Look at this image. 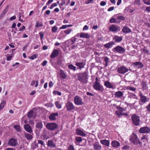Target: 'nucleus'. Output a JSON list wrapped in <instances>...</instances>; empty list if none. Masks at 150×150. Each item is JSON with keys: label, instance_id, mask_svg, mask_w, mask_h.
Here are the masks:
<instances>
[{"label": "nucleus", "instance_id": "20", "mask_svg": "<svg viewBox=\"0 0 150 150\" xmlns=\"http://www.w3.org/2000/svg\"><path fill=\"white\" fill-rule=\"evenodd\" d=\"M67 111H70L74 108L73 104L71 102H68L66 104Z\"/></svg>", "mask_w": 150, "mask_h": 150}, {"label": "nucleus", "instance_id": "51", "mask_svg": "<svg viewBox=\"0 0 150 150\" xmlns=\"http://www.w3.org/2000/svg\"><path fill=\"white\" fill-rule=\"evenodd\" d=\"M134 4L136 5H139L140 4V0H135L134 1Z\"/></svg>", "mask_w": 150, "mask_h": 150}, {"label": "nucleus", "instance_id": "37", "mask_svg": "<svg viewBox=\"0 0 150 150\" xmlns=\"http://www.w3.org/2000/svg\"><path fill=\"white\" fill-rule=\"evenodd\" d=\"M72 26V25L71 24L64 25H63L61 27L59 28V29H65L67 28L71 27Z\"/></svg>", "mask_w": 150, "mask_h": 150}, {"label": "nucleus", "instance_id": "52", "mask_svg": "<svg viewBox=\"0 0 150 150\" xmlns=\"http://www.w3.org/2000/svg\"><path fill=\"white\" fill-rule=\"evenodd\" d=\"M109 21L110 23H116V19L114 18H112Z\"/></svg>", "mask_w": 150, "mask_h": 150}, {"label": "nucleus", "instance_id": "42", "mask_svg": "<svg viewBox=\"0 0 150 150\" xmlns=\"http://www.w3.org/2000/svg\"><path fill=\"white\" fill-rule=\"evenodd\" d=\"M58 30V28L56 26H54L52 28L51 30L53 33L56 32Z\"/></svg>", "mask_w": 150, "mask_h": 150}, {"label": "nucleus", "instance_id": "44", "mask_svg": "<svg viewBox=\"0 0 150 150\" xmlns=\"http://www.w3.org/2000/svg\"><path fill=\"white\" fill-rule=\"evenodd\" d=\"M55 104L56 107L58 109H60L61 108L62 106L59 103V102L56 101L55 102Z\"/></svg>", "mask_w": 150, "mask_h": 150}, {"label": "nucleus", "instance_id": "58", "mask_svg": "<svg viewBox=\"0 0 150 150\" xmlns=\"http://www.w3.org/2000/svg\"><path fill=\"white\" fill-rule=\"evenodd\" d=\"M143 51V52L145 53L148 54L149 52V51L146 48H144L142 49Z\"/></svg>", "mask_w": 150, "mask_h": 150}, {"label": "nucleus", "instance_id": "49", "mask_svg": "<svg viewBox=\"0 0 150 150\" xmlns=\"http://www.w3.org/2000/svg\"><path fill=\"white\" fill-rule=\"evenodd\" d=\"M144 3L147 5H150V0H143Z\"/></svg>", "mask_w": 150, "mask_h": 150}, {"label": "nucleus", "instance_id": "55", "mask_svg": "<svg viewBox=\"0 0 150 150\" xmlns=\"http://www.w3.org/2000/svg\"><path fill=\"white\" fill-rule=\"evenodd\" d=\"M41 129H39L38 130L37 129H36L35 130V133L36 135L39 136L40 134V132Z\"/></svg>", "mask_w": 150, "mask_h": 150}, {"label": "nucleus", "instance_id": "39", "mask_svg": "<svg viewBox=\"0 0 150 150\" xmlns=\"http://www.w3.org/2000/svg\"><path fill=\"white\" fill-rule=\"evenodd\" d=\"M14 128L18 132L21 131V128L20 126L16 125L14 126Z\"/></svg>", "mask_w": 150, "mask_h": 150}, {"label": "nucleus", "instance_id": "4", "mask_svg": "<svg viewBox=\"0 0 150 150\" xmlns=\"http://www.w3.org/2000/svg\"><path fill=\"white\" fill-rule=\"evenodd\" d=\"M113 106L116 107V109L118 110L115 111V113L118 117H120V116L122 115L123 112L124 110V109L119 106L117 105L116 104H114Z\"/></svg>", "mask_w": 150, "mask_h": 150}, {"label": "nucleus", "instance_id": "57", "mask_svg": "<svg viewBox=\"0 0 150 150\" xmlns=\"http://www.w3.org/2000/svg\"><path fill=\"white\" fill-rule=\"evenodd\" d=\"M129 148V146L127 145H125L122 148V149H127Z\"/></svg>", "mask_w": 150, "mask_h": 150}, {"label": "nucleus", "instance_id": "7", "mask_svg": "<svg viewBox=\"0 0 150 150\" xmlns=\"http://www.w3.org/2000/svg\"><path fill=\"white\" fill-rule=\"evenodd\" d=\"M128 69L126 67L121 66L118 68L117 70L118 73L121 74H124L128 71Z\"/></svg>", "mask_w": 150, "mask_h": 150}, {"label": "nucleus", "instance_id": "48", "mask_svg": "<svg viewBox=\"0 0 150 150\" xmlns=\"http://www.w3.org/2000/svg\"><path fill=\"white\" fill-rule=\"evenodd\" d=\"M70 44L71 45H73L74 44L75 42V38L74 37L71 39L70 41Z\"/></svg>", "mask_w": 150, "mask_h": 150}, {"label": "nucleus", "instance_id": "59", "mask_svg": "<svg viewBox=\"0 0 150 150\" xmlns=\"http://www.w3.org/2000/svg\"><path fill=\"white\" fill-rule=\"evenodd\" d=\"M47 63V62L46 60H45L43 61L41 63V65L42 66H45L46 65Z\"/></svg>", "mask_w": 150, "mask_h": 150}, {"label": "nucleus", "instance_id": "12", "mask_svg": "<svg viewBox=\"0 0 150 150\" xmlns=\"http://www.w3.org/2000/svg\"><path fill=\"white\" fill-rule=\"evenodd\" d=\"M139 95L140 97L139 102L142 103V104L140 103V105H143L148 101L149 99L147 98L146 96L143 95L142 94H139Z\"/></svg>", "mask_w": 150, "mask_h": 150}, {"label": "nucleus", "instance_id": "64", "mask_svg": "<svg viewBox=\"0 0 150 150\" xmlns=\"http://www.w3.org/2000/svg\"><path fill=\"white\" fill-rule=\"evenodd\" d=\"M148 112H150V103L146 107Z\"/></svg>", "mask_w": 150, "mask_h": 150}, {"label": "nucleus", "instance_id": "27", "mask_svg": "<svg viewBox=\"0 0 150 150\" xmlns=\"http://www.w3.org/2000/svg\"><path fill=\"white\" fill-rule=\"evenodd\" d=\"M59 75L63 79H65L67 77V75L64 71L62 69H60Z\"/></svg>", "mask_w": 150, "mask_h": 150}, {"label": "nucleus", "instance_id": "14", "mask_svg": "<svg viewBox=\"0 0 150 150\" xmlns=\"http://www.w3.org/2000/svg\"><path fill=\"white\" fill-rule=\"evenodd\" d=\"M118 28L114 24L112 25L109 28V30L113 32L117 31L118 30Z\"/></svg>", "mask_w": 150, "mask_h": 150}, {"label": "nucleus", "instance_id": "9", "mask_svg": "<svg viewBox=\"0 0 150 150\" xmlns=\"http://www.w3.org/2000/svg\"><path fill=\"white\" fill-rule=\"evenodd\" d=\"M94 88L96 90L100 91H102L103 90V88L102 86L99 83H95L93 86Z\"/></svg>", "mask_w": 150, "mask_h": 150}, {"label": "nucleus", "instance_id": "43", "mask_svg": "<svg viewBox=\"0 0 150 150\" xmlns=\"http://www.w3.org/2000/svg\"><path fill=\"white\" fill-rule=\"evenodd\" d=\"M42 24L41 22H40L39 21H37L36 23V24L35 26L36 27H42Z\"/></svg>", "mask_w": 150, "mask_h": 150}, {"label": "nucleus", "instance_id": "24", "mask_svg": "<svg viewBox=\"0 0 150 150\" xmlns=\"http://www.w3.org/2000/svg\"><path fill=\"white\" fill-rule=\"evenodd\" d=\"M80 36L81 38H88L91 37V35L88 34V33L82 32L80 34Z\"/></svg>", "mask_w": 150, "mask_h": 150}, {"label": "nucleus", "instance_id": "34", "mask_svg": "<svg viewBox=\"0 0 150 150\" xmlns=\"http://www.w3.org/2000/svg\"><path fill=\"white\" fill-rule=\"evenodd\" d=\"M135 10V9H132L130 6H128L126 7L125 10V11H127V12H129L131 13H133Z\"/></svg>", "mask_w": 150, "mask_h": 150}, {"label": "nucleus", "instance_id": "1", "mask_svg": "<svg viewBox=\"0 0 150 150\" xmlns=\"http://www.w3.org/2000/svg\"><path fill=\"white\" fill-rule=\"evenodd\" d=\"M77 79L83 84H86L88 82V76L86 72L83 73H77Z\"/></svg>", "mask_w": 150, "mask_h": 150}, {"label": "nucleus", "instance_id": "10", "mask_svg": "<svg viewBox=\"0 0 150 150\" xmlns=\"http://www.w3.org/2000/svg\"><path fill=\"white\" fill-rule=\"evenodd\" d=\"M8 144L9 145L15 146L18 145L17 140L16 139L11 138L9 140Z\"/></svg>", "mask_w": 150, "mask_h": 150}, {"label": "nucleus", "instance_id": "31", "mask_svg": "<svg viewBox=\"0 0 150 150\" xmlns=\"http://www.w3.org/2000/svg\"><path fill=\"white\" fill-rule=\"evenodd\" d=\"M122 32L124 33H129L131 32V30L127 26H125L122 29Z\"/></svg>", "mask_w": 150, "mask_h": 150}, {"label": "nucleus", "instance_id": "8", "mask_svg": "<svg viewBox=\"0 0 150 150\" xmlns=\"http://www.w3.org/2000/svg\"><path fill=\"white\" fill-rule=\"evenodd\" d=\"M41 139L42 140H47L50 137L48 135V132L46 129H44L40 136Z\"/></svg>", "mask_w": 150, "mask_h": 150}, {"label": "nucleus", "instance_id": "61", "mask_svg": "<svg viewBox=\"0 0 150 150\" xmlns=\"http://www.w3.org/2000/svg\"><path fill=\"white\" fill-rule=\"evenodd\" d=\"M106 4V3L104 1H101L100 3V5L102 6H105Z\"/></svg>", "mask_w": 150, "mask_h": 150}, {"label": "nucleus", "instance_id": "18", "mask_svg": "<svg viewBox=\"0 0 150 150\" xmlns=\"http://www.w3.org/2000/svg\"><path fill=\"white\" fill-rule=\"evenodd\" d=\"M76 133L77 135L83 137H85L86 136V134L83 131L79 129H77L76 130Z\"/></svg>", "mask_w": 150, "mask_h": 150}, {"label": "nucleus", "instance_id": "62", "mask_svg": "<svg viewBox=\"0 0 150 150\" xmlns=\"http://www.w3.org/2000/svg\"><path fill=\"white\" fill-rule=\"evenodd\" d=\"M54 84L52 81H50L49 83V86L50 88L53 86Z\"/></svg>", "mask_w": 150, "mask_h": 150}, {"label": "nucleus", "instance_id": "45", "mask_svg": "<svg viewBox=\"0 0 150 150\" xmlns=\"http://www.w3.org/2000/svg\"><path fill=\"white\" fill-rule=\"evenodd\" d=\"M38 57V54H34L32 55L29 58L32 60L34 59L37 58Z\"/></svg>", "mask_w": 150, "mask_h": 150}, {"label": "nucleus", "instance_id": "36", "mask_svg": "<svg viewBox=\"0 0 150 150\" xmlns=\"http://www.w3.org/2000/svg\"><path fill=\"white\" fill-rule=\"evenodd\" d=\"M33 111L32 110H30L28 112V117L30 119L33 117Z\"/></svg>", "mask_w": 150, "mask_h": 150}, {"label": "nucleus", "instance_id": "47", "mask_svg": "<svg viewBox=\"0 0 150 150\" xmlns=\"http://www.w3.org/2000/svg\"><path fill=\"white\" fill-rule=\"evenodd\" d=\"M117 19L119 20L124 21L125 19V18L124 16H118L117 17Z\"/></svg>", "mask_w": 150, "mask_h": 150}, {"label": "nucleus", "instance_id": "54", "mask_svg": "<svg viewBox=\"0 0 150 150\" xmlns=\"http://www.w3.org/2000/svg\"><path fill=\"white\" fill-rule=\"evenodd\" d=\"M11 56H8L6 58V60L8 61H10L12 57L13 56V54H11Z\"/></svg>", "mask_w": 150, "mask_h": 150}, {"label": "nucleus", "instance_id": "63", "mask_svg": "<svg viewBox=\"0 0 150 150\" xmlns=\"http://www.w3.org/2000/svg\"><path fill=\"white\" fill-rule=\"evenodd\" d=\"M68 150H74L73 146L70 145L68 147Z\"/></svg>", "mask_w": 150, "mask_h": 150}, {"label": "nucleus", "instance_id": "26", "mask_svg": "<svg viewBox=\"0 0 150 150\" xmlns=\"http://www.w3.org/2000/svg\"><path fill=\"white\" fill-rule=\"evenodd\" d=\"M115 45V43L113 41H110L108 43L105 44L104 47L107 49H109L112 46V45Z\"/></svg>", "mask_w": 150, "mask_h": 150}, {"label": "nucleus", "instance_id": "22", "mask_svg": "<svg viewBox=\"0 0 150 150\" xmlns=\"http://www.w3.org/2000/svg\"><path fill=\"white\" fill-rule=\"evenodd\" d=\"M47 145L51 148H54L56 147V144L54 143L52 140H48Z\"/></svg>", "mask_w": 150, "mask_h": 150}, {"label": "nucleus", "instance_id": "33", "mask_svg": "<svg viewBox=\"0 0 150 150\" xmlns=\"http://www.w3.org/2000/svg\"><path fill=\"white\" fill-rule=\"evenodd\" d=\"M134 66H139V68H141L143 67V65L141 62H136L133 63Z\"/></svg>", "mask_w": 150, "mask_h": 150}, {"label": "nucleus", "instance_id": "35", "mask_svg": "<svg viewBox=\"0 0 150 150\" xmlns=\"http://www.w3.org/2000/svg\"><path fill=\"white\" fill-rule=\"evenodd\" d=\"M147 82L145 81H143L142 82V86L143 90H146L147 88Z\"/></svg>", "mask_w": 150, "mask_h": 150}, {"label": "nucleus", "instance_id": "11", "mask_svg": "<svg viewBox=\"0 0 150 150\" xmlns=\"http://www.w3.org/2000/svg\"><path fill=\"white\" fill-rule=\"evenodd\" d=\"M139 132L141 133H148L150 132V129L147 127H142L139 129Z\"/></svg>", "mask_w": 150, "mask_h": 150}, {"label": "nucleus", "instance_id": "25", "mask_svg": "<svg viewBox=\"0 0 150 150\" xmlns=\"http://www.w3.org/2000/svg\"><path fill=\"white\" fill-rule=\"evenodd\" d=\"M115 42H119L121 41L122 40V38L121 37H119L116 35H115L113 38Z\"/></svg>", "mask_w": 150, "mask_h": 150}, {"label": "nucleus", "instance_id": "13", "mask_svg": "<svg viewBox=\"0 0 150 150\" xmlns=\"http://www.w3.org/2000/svg\"><path fill=\"white\" fill-rule=\"evenodd\" d=\"M58 115V112L52 113L49 115V118L50 120L52 121L55 120L56 119V117Z\"/></svg>", "mask_w": 150, "mask_h": 150}, {"label": "nucleus", "instance_id": "19", "mask_svg": "<svg viewBox=\"0 0 150 150\" xmlns=\"http://www.w3.org/2000/svg\"><path fill=\"white\" fill-rule=\"evenodd\" d=\"M93 145V149L95 150H100L101 149L102 147L98 142L94 143Z\"/></svg>", "mask_w": 150, "mask_h": 150}, {"label": "nucleus", "instance_id": "29", "mask_svg": "<svg viewBox=\"0 0 150 150\" xmlns=\"http://www.w3.org/2000/svg\"><path fill=\"white\" fill-rule=\"evenodd\" d=\"M85 65V64L83 62H77L76 64V65L78 67V69H81L83 68Z\"/></svg>", "mask_w": 150, "mask_h": 150}, {"label": "nucleus", "instance_id": "56", "mask_svg": "<svg viewBox=\"0 0 150 150\" xmlns=\"http://www.w3.org/2000/svg\"><path fill=\"white\" fill-rule=\"evenodd\" d=\"M69 68L70 69H72L74 70H75V67L72 64H70L68 66Z\"/></svg>", "mask_w": 150, "mask_h": 150}, {"label": "nucleus", "instance_id": "28", "mask_svg": "<svg viewBox=\"0 0 150 150\" xmlns=\"http://www.w3.org/2000/svg\"><path fill=\"white\" fill-rule=\"evenodd\" d=\"M100 143L103 145H105L107 146H109L110 145L109 141L106 139L100 140Z\"/></svg>", "mask_w": 150, "mask_h": 150}, {"label": "nucleus", "instance_id": "40", "mask_svg": "<svg viewBox=\"0 0 150 150\" xmlns=\"http://www.w3.org/2000/svg\"><path fill=\"white\" fill-rule=\"evenodd\" d=\"M109 59L107 57H105L104 58V61L105 62V67H107L108 65V63L109 62Z\"/></svg>", "mask_w": 150, "mask_h": 150}, {"label": "nucleus", "instance_id": "16", "mask_svg": "<svg viewBox=\"0 0 150 150\" xmlns=\"http://www.w3.org/2000/svg\"><path fill=\"white\" fill-rule=\"evenodd\" d=\"M83 104L82 99L77 96H76V105H81Z\"/></svg>", "mask_w": 150, "mask_h": 150}, {"label": "nucleus", "instance_id": "17", "mask_svg": "<svg viewBox=\"0 0 150 150\" xmlns=\"http://www.w3.org/2000/svg\"><path fill=\"white\" fill-rule=\"evenodd\" d=\"M59 51L56 49L54 50L50 56L51 58H54L57 57L59 54Z\"/></svg>", "mask_w": 150, "mask_h": 150}, {"label": "nucleus", "instance_id": "32", "mask_svg": "<svg viewBox=\"0 0 150 150\" xmlns=\"http://www.w3.org/2000/svg\"><path fill=\"white\" fill-rule=\"evenodd\" d=\"M24 136L27 139V140H31L33 137L31 134L26 132H25L24 133Z\"/></svg>", "mask_w": 150, "mask_h": 150}, {"label": "nucleus", "instance_id": "30", "mask_svg": "<svg viewBox=\"0 0 150 150\" xmlns=\"http://www.w3.org/2000/svg\"><path fill=\"white\" fill-rule=\"evenodd\" d=\"M43 124L41 121L38 122L35 125V127L39 129H41L43 127Z\"/></svg>", "mask_w": 150, "mask_h": 150}, {"label": "nucleus", "instance_id": "53", "mask_svg": "<svg viewBox=\"0 0 150 150\" xmlns=\"http://www.w3.org/2000/svg\"><path fill=\"white\" fill-rule=\"evenodd\" d=\"M71 31V29L70 28L68 29L67 30L64 31V33L67 34H69Z\"/></svg>", "mask_w": 150, "mask_h": 150}, {"label": "nucleus", "instance_id": "60", "mask_svg": "<svg viewBox=\"0 0 150 150\" xmlns=\"http://www.w3.org/2000/svg\"><path fill=\"white\" fill-rule=\"evenodd\" d=\"M38 143L39 144H40L41 145H45V144H44V142L42 140H38Z\"/></svg>", "mask_w": 150, "mask_h": 150}, {"label": "nucleus", "instance_id": "23", "mask_svg": "<svg viewBox=\"0 0 150 150\" xmlns=\"http://www.w3.org/2000/svg\"><path fill=\"white\" fill-rule=\"evenodd\" d=\"M105 86L108 88H114L115 86L108 81H105L104 83Z\"/></svg>", "mask_w": 150, "mask_h": 150}, {"label": "nucleus", "instance_id": "46", "mask_svg": "<svg viewBox=\"0 0 150 150\" xmlns=\"http://www.w3.org/2000/svg\"><path fill=\"white\" fill-rule=\"evenodd\" d=\"M39 34L40 36V40L42 41L43 40V39L44 36V34L43 32H41L39 33Z\"/></svg>", "mask_w": 150, "mask_h": 150}, {"label": "nucleus", "instance_id": "3", "mask_svg": "<svg viewBox=\"0 0 150 150\" xmlns=\"http://www.w3.org/2000/svg\"><path fill=\"white\" fill-rule=\"evenodd\" d=\"M131 119L133 123L135 125L138 126L139 125L140 120L139 116L134 114L132 116Z\"/></svg>", "mask_w": 150, "mask_h": 150}, {"label": "nucleus", "instance_id": "5", "mask_svg": "<svg viewBox=\"0 0 150 150\" xmlns=\"http://www.w3.org/2000/svg\"><path fill=\"white\" fill-rule=\"evenodd\" d=\"M46 128L50 130H54L57 127V124L54 123H47L46 126Z\"/></svg>", "mask_w": 150, "mask_h": 150}, {"label": "nucleus", "instance_id": "6", "mask_svg": "<svg viewBox=\"0 0 150 150\" xmlns=\"http://www.w3.org/2000/svg\"><path fill=\"white\" fill-rule=\"evenodd\" d=\"M114 49L115 52L121 54H123L125 51V50L124 48L119 45L114 47Z\"/></svg>", "mask_w": 150, "mask_h": 150}, {"label": "nucleus", "instance_id": "41", "mask_svg": "<svg viewBox=\"0 0 150 150\" xmlns=\"http://www.w3.org/2000/svg\"><path fill=\"white\" fill-rule=\"evenodd\" d=\"M82 138L79 137H76V141L77 142L80 143L82 141Z\"/></svg>", "mask_w": 150, "mask_h": 150}, {"label": "nucleus", "instance_id": "21", "mask_svg": "<svg viewBox=\"0 0 150 150\" xmlns=\"http://www.w3.org/2000/svg\"><path fill=\"white\" fill-rule=\"evenodd\" d=\"M24 128L27 132L29 133H31L33 132L31 127L29 124L24 125Z\"/></svg>", "mask_w": 150, "mask_h": 150}, {"label": "nucleus", "instance_id": "50", "mask_svg": "<svg viewBox=\"0 0 150 150\" xmlns=\"http://www.w3.org/2000/svg\"><path fill=\"white\" fill-rule=\"evenodd\" d=\"M148 135L146 134V135H144L141 138V140L142 141L144 139H146L147 140L148 138Z\"/></svg>", "mask_w": 150, "mask_h": 150}, {"label": "nucleus", "instance_id": "15", "mask_svg": "<svg viewBox=\"0 0 150 150\" xmlns=\"http://www.w3.org/2000/svg\"><path fill=\"white\" fill-rule=\"evenodd\" d=\"M111 144L112 146L115 148H117L120 146V143L118 141L116 140L112 141Z\"/></svg>", "mask_w": 150, "mask_h": 150}, {"label": "nucleus", "instance_id": "38", "mask_svg": "<svg viewBox=\"0 0 150 150\" xmlns=\"http://www.w3.org/2000/svg\"><path fill=\"white\" fill-rule=\"evenodd\" d=\"M6 102L5 101H3L0 104V110H2L5 105Z\"/></svg>", "mask_w": 150, "mask_h": 150}, {"label": "nucleus", "instance_id": "2", "mask_svg": "<svg viewBox=\"0 0 150 150\" xmlns=\"http://www.w3.org/2000/svg\"><path fill=\"white\" fill-rule=\"evenodd\" d=\"M129 140L132 143L136 145L139 144L141 146L142 145V142L138 139L137 135L134 133L131 135Z\"/></svg>", "mask_w": 150, "mask_h": 150}]
</instances>
